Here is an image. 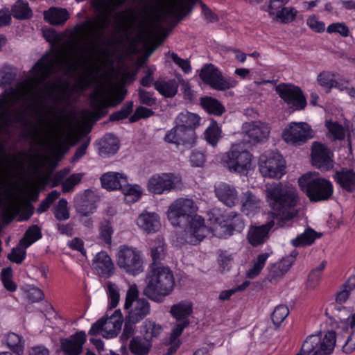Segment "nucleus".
I'll use <instances>...</instances> for the list:
<instances>
[{
  "label": "nucleus",
  "instance_id": "nucleus-47",
  "mask_svg": "<svg viewBox=\"0 0 355 355\" xmlns=\"http://www.w3.org/2000/svg\"><path fill=\"white\" fill-rule=\"evenodd\" d=\"M142 331L144 333V338L150 341L153 338L157 337L162 333V327L153 321L146 320L144 323Z\"/></svg>",
  "mask_w": 355,
  "mask_h": 355
},
{
  "label": "nucleus",
  "instance_id": "nucleus-43",
  "mask_svg": "<svg viewBox=\"0 0 355 355\" xmlns=\"http://www.w3.org/2000/svg\"><path fill=\"white\" fill-rule=\"evenodd\" d=\"M114 230L112 222L108 218H103L99 224V236L100 239L107 245H111L112 236Z\"/></svg>",
  "mask_w": 355,
  "mask_h": 355
},
{
  "label": "nucleus",
  "instance_id": "nucleus-5",
  "mask_svg": "<svg viewBox=\"0 0 355 355\" xmlns=\"http://www.w3.org/2000/svg\"><path fill=\"white\" fill-rule=\"evenodd\" d=\"M298 184L312 202L328 200L334 193L333 184L329 180L313 178L311 174L303 175L299 178Z\"/></svg>",
  "mask_w": 355,
  "mask_h": 355
},
{
  "label": "nucleus",
  "instance_id": "nucleus-23",
  "mask_svg": "<svg viewBox=\"0 0 355 355\" xmlns=\"http://www.w3.org/2000/svg\"><path fill=\"white\" fill-rule=\"evenodd\" d=\"M225 224L221 226L223 228V234L218 236H230L234 234V232L241 233L245 227V222L241 215L236 212L232 211L226 215Z\"/></svg>",
  "mask_w": 355,
  "mask_h": 355
},
{
  "label": "nucleus",
  "instance_id": "nucleus-44",
  "mask_svg": "<svg viewBox=\"0 0 355 355\" xmlns=\"http://www.w3.org/2000/svg\"><path fill=\"white\" fill-rule=\"evenodd\" d=\"M110 330H112V327L107 322L106 318L103 317L92 324L89 331V334L91 336H96L99 334L101 332H103V337L106 338H114V336H107L108 334L110 333Z\"/></svg>",
  "mask_w": 355,
  "mask_h": 355
},
{
  "label": "nucleus",
  "instance_id": "nucleus-4",
  "mask_svg": "<svg viewBox=\"0 0 355 355\" xmlns=\"http://www.w3.org/2000/svg\"><path fill=\"white\" fill-rule=\"evenodd\" d=\"M18 97L14 92L0 95V135L10 134L14 124L27 125L29 121L26 116V109L16 107Z\"/></svg>",
  "mask_w": 355,
  "mask_h": 355
},
{
  "label": "nucleus",
  "instance_id": "nucleus-8",
  "mask_svg": "<svg viewBox=\"0 0 355 355\" xmlns=\"http://www.w3.org/2000/svg\"><path fill=\"white\" fill-rule=\"evenodd\" d=\"M252 155L241 144H233L221 158L223 165L230 171L243 173L250 166Z\"/></svg>",
  "mask_w": 355,
  "mask_h": 355
},
{
  "label": "nucleus",
  "instance_id": "nucleus-41",
  "mask_svg": "<svg viewBox=\"0 0 355 355\" xmlns=\"http://www.w3.org/2000/svg\"><path fill=\"white\" fill-rule=\"evenodd\" d=\"M41 238L40 228L36 225H33L26 231L24 237L20 241V244L26 248Z\"/></svg>",
  "mask_w": 355,
  "mask_h": 355
},
{
  "label": "nucleus",
  "instance_id": "nucleus-33",
  "mask_svg": "<svg viewBox=\"0 0 355 355\" xmlns=\"http://www.w3.org/2000/svg\"><path fill=\"white\" fill-rule=\"evenodd\" d=\"M337 183L348 192L355 191V173L352 169L336 171L334 176Z\"/></svg>",
  "mask_w": 355,
  "mask_h": 355
},
{
  "label": "nucleus",
  "instance_id": "nucleus-56",
  "mask_svg": "<svg viewBox=\"0 0 355 355\" xmlns=\"http://www.w3.org/2000/svg\"><path fill=\"white\" fill-rule=\"evenodd\" d=\"M138 95L140 103L150 107L156 104V98L153 97V93L139 88L138 89Z\"/></svg>",
  "mask_w": 355,
  "mask_h": 355
},
{
  "label": "nucleus",
  "instance_id": "nucleus-27",
  "mask_svg": "<svg viewBox=\"0 0 355 355\" xmlns=\"http://www.w3.org/2000/svg\"><path fill=\"white\" fill-rule=\"evenodd\" d=\"M137 223L147 233L155 232L160 227L159 216L155 213L143 212L139 216Z\"/></svg>",
  "mask_w": 355,
  "mask_h": 355
},
{
  "label": "nucleus",
  "instance_id": "nucleus-19",
  "mask_svg": "<svg viewBox=\"0 0 355 355\" xmlns=\"http://www.w3.org/2000/svg\"><path fill=\"white\" fill-rule=\"evenodd\" d=\"M275 221L271 220L261 225H251L249 228L247 239L253 247L262 245L269 239V232L274 227Z\"/></svg>",
  "mask_w": 355,
  "mask_h": 355
},
{
  "label": "nucleus",
  "instance_id": "nucleus-22",
  "mask_svg": "<svg viewBox=\"0 0 355 355\" xmlns=\"http://www.w3.org/2000/svg\"><path fill=\"white\" fill-rule=\"evenodd\" d=\"M215 193L218 200L229 207L239 202L238 192L232 185L219 182L215 185Z\"/></svg>",
  "mask_w": 355,
  "mask_h": 355
},
{
  "label": "nucleus",
  "instance_id": "nucleus-11",
  "mask_svg": "<svg viewBox=\"0 0 355 355\" xmlns=\"http://www.w3.org/2000/svg\"><path fill=\"white\" fill-rule=\"evenodd\" d=\"M275 90L293 112L302 110L306 107V99L299 87L282 83L276 87Z\"/></svg>",
  "mask_w": 355,
  "mask_h": 355
},
{
  "label": "nucleus",
  "instance_id": "nucleus-20",
  "mask_svg": "<svg viewBox=\"0 0 355 355\" xmlns=\"http://www.w3.org/2000/svg\"><path fill=\"white\" fill-rule=\"evenodd\" d=\"M242 130L254 143L264 141L270 134L268 125L261 121L246 122L243 123Z\"/></svg>",
  "mask_w": 355,
  "mask_h": 355
},
{
  "label": "nucleus",
  "instance_id": "nucleus-54",
  "mask_svg": "<svg viewBox=\"0 0 355 355\" xmlns=\"http://www.w3.org/2000/svg\"><path fill=\"white\" fill-rule=\"evenodd\" d=\"M154 114V112L147 107L139 106L136 108L135 113L130 117V123H135L141 119L148 118Z\"/></svg>",
  "mask_w": 355,
  "mask_h": 355
},
{
  "label": "nucleus",
  "instance_id": "nucleus-38",
  "mask_svg": "<svg viewBox=\"0 0 355 355\" xmlns=\"http://www.w3.org/2000/svg\"><path fill=\"white\" fill-rule=\"evenodd\" d=\"M200 105L207 112L216 116H221L225 112V108L223 104L212 97H202Z\"/></svg>",
  "mask_w": 355,
  "mask_h": 355
},
{
  "label": "nucleus",
  "instance_id": "nucleus-26",
  "mask_svg": "<svg viewBox=\"0 0 355 355\" xmlns=\"http://www.w3.org/2000/svg\"><path fill=\"white\" fill-rule=\"evenodd\" d=\"M241 204V211L247 216L254 215L261 207L260 199L250 190L242 193Z\"/></svg>",
  "mask_w": 355,
  "mask_h": 355
},
{
  "label": "nucleus",
  "instance_id": "nucleus-48",
  "mask_svg": "<svg viewBox=\"0 0 355 355\" xmlns=\"http://www.w3.org/2000/svg\"><path fill=\"white\" fill-rule=\"evenodd\" d=\"M297 11L293 7H282L276 13L277 19L282 24H288L295 20Z\"/></svg>",
  "mask_w": 355,
  "mask_h": 355
},
{
  "label": "nucleus",
  "instance_id": "nucleus-53",
  "mask_svg": "<svg viewBox=\"0 0 355 355\" xmlns=\"http://www.w3.org/2000/svg\"><path fill=\"white\" fill-rule=\"evenodd\" d=\"M289 314L288 308L286 305H279L275 307L271 318L275 326H279Z\"/></svg>",
  "mask_w": 355,
  "mask_h": 355
},
{
  "label": "nucleus",
  "instance_id": "nucleus-62",
  "mask_svg": "<svg viewBox=\"0 0 355 355\" xmlns=\"http://www.w3.org/2000/svg\"><path fill=\"white\" fill-rule=\"evenodd\" d=\"M334 75L328 71L321 72L318 76V81L322 87L332 88Z\"/></svg>",
  "mask_w": 355,
  "mask_h": 355
},
{
  "label": "nucleus",
  "instance_id": "nucleus-63",
  "mask_svg": "<svg viewBox=\"0 0 355 355\" xmlns=\"http://www.w3.org/2000/svg\"><path fill=\"white\" fill-rule=\"evenodd\" d=\"M26 257V251L20 248H15L12 250V252L8 254V259L17 264L21 263Z\"/></svg>",
  "mask_w": 355,
  "mask_h": 355
},
{
  "label": "nucleus",
  "instance_id": "nucleus-16",
  "mask_svg": "<svg viewBox=\"0 0 355 355\" xmlns=\"http://www.w3.org/2000/svg\"><path fill=\"white\" fill-rule=\"evenodd\" d=\"M313 137L310 125L305 122H292L283 132V138L295 145H301Z\"/></svg>",
  "mask_w": 355,
  "mask_h": 355
},
{
  "label": "nucleus",
  "instance_id": "nucleus-17",
  "mask_svg": "<svg viewBox=\"0 0 355 355\" xmlns=\"http://www.w3.org/2000/svg\"><path fill=\"white\" fill-rule=\"evenodd\" d=\"M196 134L192 129H184L175 126L167 132L164 141L169 144L182 145L187 148H192L196 143Z\"/></svg>",
  "mask_w": 355,
  "mask_h": 355
},
{
  "label": "nucleus",
  "instance_id": "nucleus-45",
  "mask_svg": "<svg viewBox=\"0 0 355 355\" xmlns=\"http://www.w3.org/2000/svg\"><path fill=\"white\" fill-rule=\"evenodd\" d=\"M6 343L15 354L18 355L23 354L24 343L19 335L12 332L8 334L6 337Z\"/></svg>",
  "mask_w": 355,
  "mask_h": 355
},
{
  "label": "nucleus",
  "instance_id": "nucleus-1",
  "mask_svg": "<svg viewBox=\"0 0 355 355\" xmlns=\"http://www.w3.org/2000/svg\"><path fill=\"white\" fill-rule=\"evenodd\" d=\"M196 210L195 202L189 198L177 199L168 207L167 216L171 225L184 229L181 243L197 245L209 231L204 218L195 214Z\"/></svg>",
  "mask_w": 355,
  "mask_h": 355
},
{
  "label": "nucleus",
  "instance_id": "nucleus-46",
  "mask_svg": "<svg viewBox=\"0 0 355 355\" xmlns=\"http://www.w3.org/2000/svg\"><path fill=\"white\" fill-rule=\"evenodd\" d=\"M270 256V253L265 252L259 254L257 259L254 261L253 267L250 268L248 272L247 276L250 279H254L259 275L261 270L263 268L266 261Z\"/></svg>",
  "mask_w": 355,
  "mask_h": 355
},
{
  "label": "nucleus",
  "instance_id": "nucleus-42",
  "mask_svg": "<svg viewBox=\"0 0 355 355\" xmlns=\"http://www.w3.org/2000/svg\"><path fill=\"white\" fill-rule=\"evenodd\" d=\"M221 137V129L217 122L211 120L210 125L205 132V138L213 146H216Z\"/></svg>",
  "mask_w": 355,
  "mask_h": 355
},
{
  "label": "nucleus",
  "instance_id": "nucleus-31",
  "mask_svg": "<svg viewBox=\"0 0 355 355\" xmlns=\"http://www.w3.org/2000/svg\"><path fill=\"white\" fill-rule=\"evenodd\" d=\"M99 155L108 157L115 154L119 148V141L113 134H106L100 141Z\"/></svg>",
  "mask_w": 355,
  "mask_h": 355
},
{
  "label": "nucleus",
  "instance_id": "nucleus-40",
  "mask_svg": "<svg viewBox=\"0 0 355 355\" xmlns=\"http://www.w3.org/2000/svg\"><path fill=\"white\" fill-rule=\"evenodd\" d=\"M104 318H106V320L112 327V330H110V333L108 334V336H116L119 331L121 329L122 323L123 321V315L119 309L115 310L114 312L110 315H108L107 313Z\"/></svg>",
  "mask_w": 355,
  "mask_h": 355
},
{
  "label": "nucleus",
  "instance_id": "nucleus-50",
  "mask_svg": "<svg viewBox=\"0 0 355 355\" xmlns=\"http://www.w3.org/2000/svg\"><path fill=\"white\" fill-rule=\"evenodd\" d=\"M107 293L109 298V307L110 309L115 308L119 302L120 295L116 284L111 282L106 283Z\"/></svg>",
  "mask_w": 355,
  "mask_h": 355
},
{
  "label": "nucleus",
  "instance_id": "nucleus-51",
  "mask_svg": "<svg viewBox=\"0 0 355 355\" xmlns=\"http://www.w3.org/2000/svg\"><path fill=\"white\" fill-rule=\"evenodd\" d=\"M326 266H327V261H322L318 267L313 269L310 272L309 277H308V282L309 284V286L314 288L318 285V284L319 283V282L321 279L322 272L323 270L325 268Z\"/></svg>",
  "mask_w": 355,
  "mask_h": 355
},
{
  "label": "nucleus",
  "instance_id": "nucleus-2",
  "mask_svg": "<svg viewBox=\"0 0 355 355\" xmlns=\"http://www.w3.org/2000/svg\"><path fill=\"white\" fill-rule=\"evenodd\" d=\"M266 197L272 210L274 219L279 227H283L298 214L295 208L299 202L297 190L292 187L274 183L266 188Z\"/></svg>",
  "mask_w": 355,
  "mask_h": 355
},
{
  "label": "nucleus",
  "instance_id": "nucleus-32",
  "mask_svg": "<svg viewBox=\"0 0 355 355\" xmlns=\"http://www.w3.org/2000/svg\"><path fill=\"white\" fill-rule=\"evenodd\" d=\"M152 263L155 265H162L160 261L164 260L167 254L166 244L163 239L157 237L150 244Z\"/></svg>",
  "mask_w": 355,
  "mask_h": 355
},
{
  "label": "nucleus",
  "instance_id": "nucleus-59",
  "mask_svg": "<svg viewBox=\"0 0 355 355\" xmlns=\"http://www.w3.org/2000/svg\"><path fill=\"white\" fill-rule=\"evenodd\" d=\"M171 58L173 62L177 64L181 69L186 73H189L191 71V67L188 60H184L180 58L177 53L172 52L171 53Z\"/></svg>",
  "mask_w": 355,
  "mask_h": 355
},
{
  "label": "nucleus",
  "instance_id": "nucleus-61",
  "mask_svg": "<svg viewBox=\"0 0 355 355\" xmlns=\"http://www.w3.org/2000/svg\"><path fill=\"white\" fill-rule=\"evenodd\" d=\"M16 74L9 69H3L0 71V86L5 87L10 85L15 80Z\"/></svg>",
  "mask_w": 355,
  "mask_h": 355
},
{
  "label": "nucleus",
  "instance_id": "nucleus-3",
  "mask_svg": "<svg viewBox=\"0 0 355 355\" xmlns=\"http://www.w3.org/2000/svg\"><path fill=\"white\" fill-rule=\"evenodd\" d=\"M143 294L155 302H162L171 295L175 286L173 271L168 266L150 263L145 278Z\"/></svg>",
  "mask_w": 355,
  "mask_h": 355
},
{
  "label": "nucleus",
  "instance_id": "nucleus-29",
  "mask_svg": "<svg viewBox=\"0 0 355 355\" xmlns=\"http://www.w3.org/2000/svg\"><path fill=\"white\" fill-rule=\"evenodd\" d=\"M93 196L94 193L92 191L86 190L83 195L75 201L74 207L76 210L82 216H88L95 211L96 208L95 204L89 201V198Z\"/></svg>",
  "mask_w": 355,
  "mask_h": 355
},
{
  "label": "nucleus",
  "instance_id": "nucleus-57",
  "mask_svg": "<svg viewBox=\"0 0 355 355\" xmlns=\"http://www.w3.org/2000/svg\"><path fill=\"white\" fill-rule=\"evenodd\" d=\"M327 126L334 140H342L345 138V134L344 128L338 123H327Z\"/></svg>",
  "mask_w": 355,
  "mask_h": 355
},
{
  "label": "nucleus",
  "instance_id": "nucleus-7",
  "mask_svg": "<svg viewBox=\"0 0 355 355\" xmlns=\"http://www.w3.org/2000/svg\"><path fill=\"white\" fill-rule=\"evenodd\" d=\"M336 342V336L334 331H327L322 338L318 335H310L296 355H309L312 352H314L313 355H331Z\"/></svg>",
  "mask_w": 355,
  "mask_h": 355
},
{
  "label": "nucleus",
  "instance_id": "nucleus-12",
  "mask_svg": "<svg viewBox=\"0 0 355 355\" xmlns=\"http://www.w3.org/2000/svg\"><path fill=\"white\" fill-rule=\"evenodd\" d=\"M181 178L173 173L153 175L148 181V190L154 194H162L182 187Z\"/></svg>",
  "mask_w": 355,
  "mask_h": 355
},
{
  "label": "nucleus",
  "instance_id": "nucleus-30",
  "mask_svg": "<svg viewBox=\"0 0 355 355\" xmlns=\"http://www.w3.org/2000/svg\"><path fill=\"white\" fill-rule=\"evenodd\" d=\"M126 180V177L120 173L108 172L101 178L103 188L107 190H120L123 188L122 180Z\"/></svg>",
  "mask_w": 355,
  "mask_h": 355
},
{
  "label": "nucleus",
  "instance_id": "nucleus-15",
  "mask_svg": "<svg viewBox=\"0 0 355 355\" xmlns=\"http://www.w3.org/2000/svg\"><path fill=\"white\" fill-rule=\"evenodd\" d=\"M192 313L193 304L189 301H181L171 306L170 313L177 322L171 333L173 339L178 338L184 329L189 325L191 323L189 317Z\"/></svg>",
  "mask_w": 355,
  "mask_h": 355
},
{
  "label": "nucleus",
  "instance_id": "nucleus-39",
  "mask_svg": "<svg viewBox=\"0 0 355 355\" xmlns=\"http://www.w3.org/2000/svg\"><path fill=\"white\" fill-rule=\"evenodd\" d=\"M11 11L12 16L17 19H28L33 16L28 3L24 0H17L12 6Z\"/></svg>",
  "mask_w": 355,
  "mask_h": 355
},
{
  "label": "nucleus",
  "instance_id": "nucleus-28",
  "mask_svg": "<svg viewBox=\"0 0 355 355\" xmlns=\"http://www.w3.org/2000/svg\"><path fill=\"white\" fill-rule=\"evenodd\" d=\"M153 86L161 95L166 98L174 97L178 89V83L175 79L166 80L164 78H159L154 82Z\"/></svg>",
  "mask_w": 355,
  "mask_h": 355
},
{
  "label": "nucleus",
  "instance_id": "nucleus-18",
  "mask_svg": "<svg viewBox=\"0 0 355 355\" xmlns=\"http://www.w3.org/2000/svg\"><path fill=\"white\" fill-rule=\"evenodd\" d=\"M332 153L324 144L314 142L312 146L311 158L314 166L327 171L333 167Z\"/></svg>",
  "mask_w": 355,
  "mask_h": 355
},
{
  "label": "nucleus",
  "instance_id": "nucleus-9",
  "mask_svg": "<svg viewBox=\"0 0 355 355\" xmlns=\"http://www.w3.org/2000/svg\"><path fill=\"white\" fill-rule=\"evenodd\" d=\"M116 264L120 269L133 276L144 271L141 253L135 248L121 245L116 254Z\"/></svg>",
  "mask_w": 355,
  "mask_h": 355
},
{
  "label": "nucleus",
  "instance_id": "nucleus-34",
  "mask_svg": "<svg viewBox=\"0 0 355 355\" xmlns=\"http://www.w3.org/2000/svg\"><path fill=\"white\" fill-rule=\"evenodd\" d=\"M69 17V12L64 8H51L44 12V19L54 26L63 25Z\"/></svg>",
  "mask_w": 355,
  "mask_h": 355
},
{
  "label": "nucleus",
  "instance_id": "nucleus-64",
  "mask_svg": "<svg viewBox=\"0 0 355 355\" xmlns=\"http://www.w3.org/2000/svg\"><path fill=\"white\" fill-rule=\"evenodd\" d=\"M233 257L231 254H227L226 252L220 254L218 261L220 269L223 271L229 270L232 267Z\"/></svg>",
  "mask_w": 355,
  "mask_h": 355
},
{
  "label": "nucleus",
  "instance_id": "nucleus-58",
  "mask_svg": "<svg viewBox=\"0 0 355 355\" xmlns=\"http://www.w3.org/2000/svg\"><path fill=\"white\" fill-rule=\"evenodd\" d=\"M206 158L204 153L200 151H193L189 157L191 165L193 167H202L205 162Z\"/></svg>",
  "mask_w": 355,
  "mask_h": 355
},
{
  "label": "nucleus",
  "instance_id": "nucleus-36",
  "mask_svg": "<svg viewBox=\"0 0 355 355\" xmlns=\"http://www.w3.org/2000/svg\"><path fill=\"white\" fill-rule=\"evenodd\" d=\"M200 117L196 114L191 112L180 113L175 119L176 127L184 129H195L200 125Z\"/></svg>",
  "mask_w": 355,
  "mask_h": 355
},
{
  "label": "nucleus",
  "instance_id": "nucleus-52",
  "mask_svg": "<svg viewBox=\"0 0 355 355\" xmlns=\"http://www.w3.org/2000/svg\"><path fill=\"white\" fill-rule=\"evenodd\" d=\"M54 215L58 220H66L69 218L70 215L66 199L62 198L59 200L58 204L54 208Z\"/></svg>",
  "mask_w": 355,
  "mask_h": 355
},
{
  "label": "nucleus",
  "instance_id": "nucleus-37",
  "mask_svg": "<svg viewBox=\"0 0 355 355\" xmlns=\"http://www.w3.org/2000/svg\"><path fill=\"white\" fill-rule=\"evenodd\" d=\"M320 236V233H318L311 227H308L303 233L298 235L295 239H292L291 243L296 248L311 245Z\"/></svg>",
  "mask_w": 355,
  "mask_h": 355
},
{
  "label": "nucleus",
  "instance_id": "nucleus-25",
  "mask_svg": "<svg viewBox=\"0 0 355 355\" xmlns=\"http://www.w3.org/2000/svg\"><path fill=\"white\" fill-rule=\"evenodd\" d=\"M293 257H284L280 261L272 263L269 267L268 279L276 284L290 269L293 264Z\"/></svg>",
  "mask_w": 355,
  "mask_h": 355
},
{
  "label": "nucleus",
  "instance_id": "nucleus-55",
  "mask_svg": "<svg viewBox=\"0 0 355 355\" xmlns=\"http://www.w3.org/2000/svg\"><path fill=\"white\" fill-rule=\"evenodd\" d=\"M327 31L329 33H338L342 37H347L349 34V29L344 23L331 24L327 27Z\"/></svg>",
  "mask_w": 355,
  "mask_h": 355
},
{
  "label": "nucleus",
  "instance_id": "nucleus-49",
  "mask_svg": "<svg viewBox=\"0 0 355 355\" xmlns=\"http://www.w3.org/2000/svg\"><path fill=\"white\" fill-rule=\"evenodd\" d=\"M123 188L121 189L122 193L127 196H131L132 201H137L141 196V189L139 185H131L128 184L127 179L122 180Z\"/></svg>",
  "mask_w": 355,
  "mask_h": 355
},
{
  "label": "nucleus",
  "instance_id": "nucleus-35",
  "mask_svg": "<svg viewBox=\"0 0 355 355\" xmlns=\"http://www.w3.org/2000/svg\"><path fill=\"white\" fill-rule=\"evenodd\" d=\"M150 341L141 336L133 337L129 343V349L134 355H148L151 348Z\"/></svg>",
  "mask_w": 355,
  "mask_h": 355
},
{
  "label": "nucleus",
  "instance_id": "nucleus-21",
  "mask_svg": "<svg viewBox=\"0 0 355 355\" xmlns=\"http://www.w3.org/2000/svg\"><path fill=\"white\" fill-rule=\"evenodd\" d=\"M86 341L85 331H78L69 338L60 339L61 349L65 355H79Z\"/></svg>",
  "mask_w": 355,
  "mask_h": 355
},
{
  "label": "nucleus",
  "instance_id": "nucleus-24",
  "mask_svg": "<svg viewBox=\"0 0 355 355\" xmlns=\"http://www.w3.org/2000/svg\"><path fill=\"white\" fill-rule=\"evenodd\" d=\"M93 265L98 273L103 277H110L113 274L114 263L106 252H98L93 261Z\"/></svg>",
  "mask_w": 355,
  "mask_h": 355
},
{
  "label": "nucleus",
  "instance_id": "nucleus-13",
  "mask_svg": "<svg viewBox=\"0 0 355 355\" xmlns=\"http://www.w3.org/2000/svg\"><path fill=\"white\" fill-rule=\"evenodd\" d=\"M199 76L204 83L216 90H226L236 85V80L223 76L220 71L212 64H205L200 70Z\"/></svg>",
  "mask_w": 355,
  "mask_h": 355
},
{
  "label": "nucleus",
  "instance_id": "nucleus-14",
  "mask_svg": "<svg viewBox=\"0 0 355 355\" xmlns=\"http://www.w3.org/2000/svg\"><path fill=\"white\" fill-rule=\"evenodd\" d=\"M61 61L57 55L52 58H49L48 55H44L31 69L33 73L31 81L37 86L44 83L49 77L56 73Z\"/></svg>",
  "mask_w": 355,
  "mask_h": 355
},
{
  "label": "nucleus",
  "instance_id": "nucleus-60",
  "mask_svg": "<svg viewBox=\"0 0 355 355\" xmlns=\"http://www.w3.org/2000/svg\"><path fill=\"white\" fill-rule=\"evenodd\" d=\"M178 82L182 87V90L183 91L184 98L186 100H189L190 101H193L195 98V94L193 91L191 89L190 84L188 80H186L182 78L181 76L178 78Z\"/></svg>",
  "mask_w": 355,
  "mask_h": 355
},
{
  "label": "nucleus",
  "instance_id": "nucleus-10",
  "mask_svg": "<svg viewBox=\"0 0 355 355\" xmlns=\"http://www.w3.org/2000/svg\"><path fill=\"white\" fill-rule=\"evenodd\" d=\"M259 169L265 178L280 179L286 173L285 162L279 152L268 150L259 157Z\"/></svg>",
  "mask_w": 355,
  "mask_h": 355
},
{
  "label": "nucleus",
  "instance_id": "nucleus-6",
  "mask_svg": "<svg viewBox=\"0 0 355 355\" xmlns=\"http://www.w3.org/2000/svg\"><path fill=\"white\" fill-rule=\"evenodd\" d=\"M124 309L126 311L125 319L132 323H138L150 312V304L145 298L139 297V291L136 284L130 286L125 296Z\"/></svg>",
  "mask_w": 355,
  "mask_h": 355
}]
</instances>
